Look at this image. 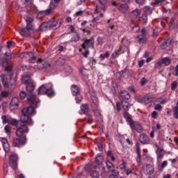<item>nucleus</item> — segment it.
Here are the masks:
<instances>
[{
    "mask_svg": "<svg viewBox=\"0 0 178 178\" xmlns=\"http://www.w3.org/2000/svg\"><path fill=\"white\" fill-rule=\"evenodd\" d=\"M28 102L30 106L24 108L22 110V116L20 122L23 123H27L29 126H33V120L30 116H34L35 115V108H37L38 104H40V99L37 97V95H31L27 98Z\"/></svg>",
    "mask_w": 178,
    "mask_h": 178,
    "instance_id": "1",
    "label": "nucleus"
},
{
    "mask_svg": "<svg viewBox=\"0 0 178 178\" xmlns=\"http://www.w3.org/2000/svg\"><path fill=\"white\" fill-rule=\"evenodd\" d=\"M62 24V19H53L48 22H44L40 25V30H56L59 29Z\"/></svg>",
    "mask_w": 178,
    "mask_h": 178,
    "instance_id": "2",
    "label": "nucleus"
},
{
    "mask_svg": "<svg viewBox=\"0 0 178 178\" xmlns=\"http://www.w3.org/2000/svg\"><path fill=\"white\" fill-rule=\"evenodd\" d=\"M38 95H47V97H54L55 91L52 88V84H44L38 89Z\"/></svg>",
    "mask_w": 178,
    "mask_h": 178,
    "instance_id": "3",
    "label": "nucleus"
},
{
    "mask_svg": "<svg viewBox=\"0 0 178 178\" xmlns=\"http://www.w3.org/2000/svg\"><path fill=\"white\" fill-rule=\"evenodd\" d=\"M27 144V138L26 136H22L13 138L11 140V145L15 148H22Z\"/></svg>",
    "mask_w": 178,
    "mask_h": 178,
    "instance_id": "4",
    "label": "nucleus"
},
{
    "mask_svg": "<svg viewBox=\"0 0 178 178\" xmlns=\"http://www.w3.org/2000/svg\"><path fill=\"white\" fill-rule=\"evenodd\" d=\"M29 61L30 63H35L37 62V69L38 70H42V69H47L48 66H49V64L47 63V61L41 59V58H38L35 56H32L31 58L29 59Z\"/></svg>",
    "mask_w": 178,
    "mask_h": 178,
    "instance_id": "5",
    "label": "nucleus"
},
{
    "mask_svg": "<svg viewBox=\"0 0 178 178\" xmlns=\"http://www.w3.org/2000/svg\"><path fill=\"white\" fill-rule=\"evenodd\" d=\"M29 126L31 125H29L27 122H21L20 126L15 131L17 137H26L24 134L29 133Z\"/></svg>",
    "mask_w": 178,
    "mask_h": 178,
    "instance_id": "6",
    "label": "nucleus"
},
{
    "mask_svg": "<svg viewBox=\"0 0 178 178\" xmlns=\"http://www.w3.org/2000/svg\"><path fill=\"white\" fill-rule=\"evenodd\" d=\"M19 157L16 153H12L10 156V166H11L12 169L14 170L17 169V161Z\"/></svg>",
    "mask_w": 178,
    "mask_h": 178,
    "instance_id": "7",
    "label": "nucleus"
},
{
    "mask_svg": "<svg viewBox=\"0 0 178 178\" xmlns=\"http://www.w3.org/2000/svg\"><path fill=\"white\" fill-rule=\"evenodd\" d=\"M91 99L92 103L91 104V108L93 112H99V102L96 96L92 95Z\"/></svg>",
    "mask_w": 178,
    "mask_h": 178,
    "instance_id": "8",
    "label": "nucleus"
},
{
    "mask_svg": "<svg viewBox=\"0 0 178 178\" xmlns=\"http://www.w3.org/2000/svg\"><path fill=\"white\" fill-rule=\"evenodd\" d=\"M136 40L140 44H145L147 42V31L145 29L141 30L140 34L136 37Z\"/></svg>",
    "mask_w": 178,
    "mask_h": 178,
    "instance_id": "9",
    "label": "nucleus"
},
{
    "mask_svg": "<svg viewBox=\"0 0 178 178\" xmlns=\"http://www.w3.org/2000/svg\"><path fill=\"white\" fill-rule=\"evenodd\" d=\"M127 51H129V47H126V46H120L119 49L117 51H115L112 55H111V59H115V58H118V56H119V55H120V52L121 54H124L125 52H127Z\"/></svg>",
    "mask_w": 178,
    "mask_h": 178,
    "instance_id": "10",
    "label": "nucleus"
},
{
    "mask_svg": "<svg viewBox=\"0 0 178 178\" xmlns=\"http://www.w3.org/2000/svg\"><path fill=\"white\" fill-rule=\"evenodd\" d=\"M34 31V28H32L30 25L29 26H26V28H20L19 29V33L21 35H23V37H28V35H30V33L31 31Z\"/></svg>",
    "mask_w": 178,
    "mask_h": 178,
    "instance_id": "11",
    "label": "nucleus"
},
{
    "mask_svg": "<svg viewBox=\"0 0 178 178\" xmlns=\"http://www.w3.org/2000/svg\"><path fill=\"white\" fill-rule=\"evenodd\" d=\"M94 39H86L84 40L83 43L81 44L83 49H88V48H94Z\"/></svg>",
    "mask_w": 178,
    "mask_h": 178,
    "instance_id": "12",
    "label": "nucleus"
},
{
    "mask_svg": "<svg viewBox=\"0 0 178 178\" xmlns=\"http://www.w3.org/2000/svg\"><path fill=\"white\" fill-rule=\"evenodd\" d=\"M129 126L131 130H136L138 133H141V131H143V127L138 122L131 121Z\"/></svg>",
    "mask_w": 178,
    "mask_h": 178,
    "instance_id": "13",
    "label": "nucleus"
},
{
    "mask_svg": "<svg viewBox=\"0 0 178 178\" xmlns=\"http://www.w3.org/2000/svg\"><path fill=\"white\" fill-rule=\"evenodd\" d=\"M12 59V54L10 53H5L4 58H0V66H5V65H8V62Z\"/></svg>",
    "mask_w": 178,
    "mask_h": 178,
    "instance_id": "14",
    "label": "nucleus"
},
{
    "mask_svg": "<svg viewBox=\"0 0 178 178\" xmlns=\"http://www.w3.org/2000/svg\"><path fill=\"white\" fill-rule=\"evenodd\" d=\"M71 92L72 95H74V96L80 95V92H81V90L80 89L79 86L73 84L71 86Z\"/></svg>",
    "mask_w": 178,
    "mask_h": 178,
    "instance_id": "15",
    "label": "nucleus"
},
{
    "mask_svg": "<svg viewBox=\"0 0 178 178\" xmlns=\"http://www.w3.org/2000/svg\"><path fill=\"white\" fill-rule=\"evenodd\" d=\"M155 147L156 148V154L157 159H160V161H161V159H163V153H162V151H163V149L161 148L159 145H158L157 144L155 145Z\"/></svg>",
    "mask_w": 178,
    "mask_h": 178,
    "instance_id": "16",
    "label": "nucleus"
},
{
    "mask_svg": "<svg viewBox=\"0 0 178 178\" xmlns=\"http://www.w3.org/2000/svg\"><path fill=\"white\" fill-rule=\"evenodd\" d=\"M139 141L142 144H148L149 143V137L146 134H142L139 136Z\"/></svg>",
    "mask_w": 178,
    "mask_h": 178,
    "instance_id": "17",
    "label": "nucleus"
},
{
    "mask_svg": "<svg viewBox=\"0 0 178 178\" xmlns=\"http://www.w3.org/2000/svg\"><path fill=\"white\" fill-rule=\"evenodd\" d=\"M35 88V86H34V83L30 82L29 83L26 84V91L31 94L30 97L28 95V98H30L31 95H33V92L34 91V89Z\"/></svg>",
    "mask_w": 178,
    "mask_h": 178,
    "instance_id": "18",
    "label": "nucleus"
},
{
    "mask_svg": "<svg viewBox=\"0 0 178 178\" xmlns=\"http://www.w3.org/2000/svg\"><path fill=\"white\" fill-rule=\"evenodd\" d=\"M1 143H2L4 151L6 152H9L10 146H9V143L8 142V139L6 138H3L1 139Z\"/></svg>",
    "mask_w": 178,
    "mask_h": 178,
    "instance_id": "19",
    "label": "nucleus"
},
{
    "mask_svg": "<svg viewBox=\"0 0 178 178\" xmlns=\"http://www.w3.org/2000/svg\"><path fill=\"white\" fill-rule=\"evenodd\" d=\"M120 95L122 101H129L130 99V93L127 90H122Z\"/></svg>",
    "mask_w": 178,
    "mask_h": 178,
    "instance_id": "20",
    "label": "nucleus"
},
{
    "mask_svg": "<svg viewBox=\"0 0 178 178\" xmlns=\"http://www.w3.org/2000/svg\"><path fill=\"white\" fill-rule=\"evenodd\" d=\"M131 104H130V102L129 100H122V106L124 109V111H127L131 107Z\"/></svg>",
    "mask_w": 178,
    "mask_h": 178,
    "instance_id": "21",
    "label": "nucleus"
},
{
    "mask_svg": "<svg viewBox=\"0 0 178 178\" xmlns=\"http://www.w3.org/2000/svg\"><path fill=\"white\" fill-rule=\"evenodd\" d=\"M136 154L138 155V159H136V162L137 163L140 164V159L141 158V149H140V143H136Z\"/></svg>",
    "mask_w": 178,
    "mask_h": 178,
    "instance_id": "22",
    "label": "nucleus"
},
{
    "mask_svg": "<svg viewBox=\"0 0 178 178\" xmlns=\"http://www.w3.org/2000/svg\"><path fill=\"white\" fill-rule=\"evenodd\" d=\"M0 79L1 80L3 87L8 88V87H9V81H8V78H6V76H5V74H1L0 76Z\"/></svg>",
    "mask_w": 178,
    "mask_h": 178,
    "instance_id": "23",
    "label": "nucleus"
},
{
    "mask_svg": "<svg viewBox=\"0 0 178 178\" xmlns=\"http://www.w3.org/2000/svg\"><path fill=\"white\" fill-rule=\"evenodd\" d=\"M51 13H52V10H51V9H47L46 10H42L40 11L38 16V17H45V16H48V15H51Z\"/></svg>",
    "mask_w": 178,
    "mask_h": 178,
    "instance_id": "24",
    "label": "nucleus"
},
{
    "mask_svg": "<svg viewBox=\"0 0 178 178\" xmlns=\"http://www.w3.org/2000/svg\"><path fill=\"white\" fill-rule=\"evenodd\" d=\"M168 1L166 0H154V2L152 3V5H155L156 6H163V5H166Z\"/></svg>",
    "mask_w": 178,
    "mask_h": 178,
    "instance_id": "25",
    "label": "nucleus"
},
{
    "mask_svg": "<svg viewBox=\"0 0 178 178\" xmlns=\"http://www.w3.org/2000/svg\"><path fill=\"white\" fill-rule=\"evenodd\" d=\"M25 21L26 22V26L28 27L31 26V27H32V29H34V26L33 25V22H34V18H33L31 17H26L25 18Z\"/></svg>",
    "mask_w": 178,
    "mask_h": 178,
    "instance_id": "26",
    "label": "nucleus"
},
{
    "mask_svg": "<svg viewBox=\"0 0 178 178\" xmlns=\"http://www.w3.org/2000/svg\"><path fill=\"white\" fill-rule=\"evenodd\" d=\"M171 44H172V40L168 39L161 44V49H166V48H168Z\"/></svg>",
    "mask_w": 178,
    "mask_h": 178,
    "instance_id": "27",
    "label": "nucleus"
},
{
    "mask_svg": "<svg viewBox=\"0 0 178 178\" xmlns=\"http://www.w3.org/2000/svg\"><path fill=\"white\" fill-rule=\"evenodd\" d=\"M161 60L163 65H165V66H169V65H170V63H172V60L168 57L161 58Z\"/></svg>",
    "mask_w": 178,
    "mask_h": 178,
    "instance_id": "28",
    "label": "nucleus"
},
{
    "mask_svg": "<svg viewBox=\"0 0 178 178\" xmlns=\"http://www.w3.org/2000/svg\"><path fill=\"white\" fill-rule=\"evenodd\" d=\"M140 13H141V10L140 9H136L131 12V16L134 19H136L138 17V16L140 15Z\"/></svg>",
    "mask_w": 178,
    "mask_h": 178,
    "instance_id": "29",
    "label": "nucleus"
},
{
    "mask_svg": "<svg viewBox=\"0 0 178 178\" xmlns=\"http://www.w3.org/2000/svg\"><path fill=\"white\" fill-rule=\"evenodd\" d=\"M103 162H104V157L101 155H97L95 158L96 165H102Z\"/></svg>",
    "mask_w": 178,
    "mask_h": 178,
    "instance_id": "30",
    "label": "nucleus"
},
{
    "mask_svg": "<svg viewBox=\"0 0 178 178\" xmlns=\"http://www.w3.org/2000/svg\"><path fill=\"white\" fill-rule=\"evenodd\" d=\"M81 111L84 115H87L88 113V106L87 104L81 105Z\"/></svg>",
    "mask_w": 178,
    "mask_h": 178,
    "instance_id": "31",
    "label": "nucleus"
},
{
    "mask_svg": "<svg viewBox=\"0 0 178 178\" xmlns=\"http://www.w3.org/2000/svg\"><path fill=\"white\" fill-rule=\"evenodd\" d=\"M139 21H140L141 23H147L148 21V17L147 16V14H142L139 17Z\"/></svg>",
    "mask_w": 178,
    "mask_h": 178,
    "instance_id": "32",
    "label": "nucleus"
},
{
    "mask_svg": "<svg viewBox=\"0 0 178 178\" xmlns=\"http://www.w3.org/2000/svg\"><path fill=\"white\" fill-rule=\"evenodd\" d=\"M30 76L25 75L22 78V83H23V84H29L30 83Z\"/></svg>",
    "mask_w": 178,
    "mask_h": 178,
    "instance_id": "33",
    "label": "nucleus"
},
{
    "mask_svg": "<svg viewBox=\"0 0 178 178\" xmlns=\"http://www.w3.org/2000/svg\"><path fill=\"white\" fill-rule=\"evenodd\" d=\"M143 12L145 15H152V9L149 6H145L143 8Z\"/></svg>",
    "mask_w": 178,
    "mask_h": 178,
    "instance_id": "34",
    "label": "nucleus"
},
{
    "mask_svg": "<svg viewBox=\"0 0 178 178\" xmlns=\"http://www.w3.org/2000/svg\"><path fill=\"white\" fill-rule=\"evenodd\" d=\"M123 116L124 119H126L128 122H129V124L131 123V122H133L131 117H130V114L127 111L124 112Z\"/></svg>",
    "mask_w": 178,
    "mask_h": 178,
    "instance_id": "35",
    "label": "nucleus"
},
{
    "mask_svg": "<svg viewBox=\"0 0 178 178\" xmlns=\"http://www.w3.org/2000/svg\"><path fill=\"white\" fill-rule=\"evenodd\" d=\"M147 169H149V171L147 172V175H154V172H155V169H154V167L151 164L147 165Z\"/></svg>",
    "mask_w": 178,
    "mask_h": 178,
    "instance_id": "36",
    "label": "nucleus"
},
{
    "mask_svg": "<svg viewBox=\"0 0 178 178\" xmlns=\"http://www.w3.org/2000/svg\"><path fill=\"white\" fill-rule=\"evenodd\" d=\"M8 123L10 124H11L12 126L16 127V126L19 125V120H17V119L13 118V119L9 120Z\"/></svg>",
    "mask_w": 178,
    "mask_h": 178,
    "instance_id": "37",
    "label": "nucleus"
},
{
    "mask_svg": "<svg viewBox=\"0 0 178 178\" xmlns=\"http://www.w3.org/2000/svg\"><path fill=\"white\" fill-rule=\"evenodd\" d=\"M107 158L111 159V161H112V162H115V161H116V159L115 158V156H113V153H112V151L108 150L107 152Z\"/></svg>",
    "mask_w": 178,
    "mask_h": 178,
    "instance_id": "38",
    "label": "nucleus"
},
{
    "mask_svg": "<svg viewBox=\"0 0 178 178\" xmlns=\"http://www.w3.org/2000/svg\"><path fill=\"white\" fill-rule=\"evenodd\" d=\"M162 65L163 63H162V60L160 59L154 65V69H156L157 70H161L162 69Z\"/></svg>",
    "mask_w": 178,
    "mask_h": 178,
    "instance_id": "39",
    "label": "nucleus"
},
{
    "mask_svg": "<svg viewBox=\"0 0 178 178\" xmlns=\"http://www.w3.org/2000/svg\"><path fill=\"white\" fill-rule=\"evenodd\" d=\"M118 9H119V10H122V12H124V10H127V9H129V6H127V4H126V3L120 4L118 6Z\"/></svg>",
    "mask_w": 178,
    "mask_h": 178,
    "instance_id": "40",
    "label": "nucleus"
},
{
    "mask_svg": "<svg viewBox=\"0 0 178 178\" xmlns=\"http://www.w3.org/2000/svg\"><path fill=\"white\" fill-rule=\"evenodd\" d=\"M106 166L108 170H110L111 169H113V168L115 167V165H113V164L111 161H109V160L106 161Z\"/></svg>",
    "mask_w": 178,
    "mask_h": 178,
    "instance_id": "41",
    "label": "nucleus"
},
{
    "mask_svg": "<svg viewBox=\"0 0 178 178\" xmlns=\"http://www.w3.org/2000/svg\"><path fill=\"white\" fill-rule=\"evenodd\" d=\"M124 172H126L127 176H129V175H134V176H137V172H133V168H127Z\"/></svg>",
    "mask_w": 178,
    "mask_h": 178,
    "instance_id": "42",
    "label": "nucleus"
},
{
    "mask_svg": "<svg viewBox=\"0 0 178 178\" xmlns=\"http://www.w3.org/2000/svg\"><path fill=\"white\" fill-rule=\"evenodd\" d=\"M90 177L92 178H99V172H98L97 170H92L90 172Z\"/></svg>",
    "mask_w": 178,
    "mask_h": 178,
    "instance_id": "43",
    "label": "nucleus"
},
{
    "mask_svg": "<svg viewBox=\"0 0 178 178\" xmlns=\"http://www.w3.org/2000/svg\"><path fill=\"white\" fill-rule=\"evenodd\" d=\"M56 6H58V3H55V1H54V0H51L49 9H51V10H52L55 9L56 8Z\"/></svg>",
    "mask_w": 178,
    "mask_h": 178,
    "instance_id": "44",
    "label": "nucleus"
},
{
    "mask_svg": "<svg viewBox=\"0 0 178 178\" xmlns=\"http://www.w3.org/2000/svg\"><path fill=\"white\" fill-rule=\"evenodd\" d=\"M72 41L77 42L80 40V35L79 33H75L73 35V36L71 38Z\"/></svg>",
    "mask_w": 178,
    "mask_h": 178,
    "instance_id": "45",
    "label": "nucleus"
},
{
    "mask_svg": "<svg viewBox=\"0 0 178 178\" xmlns=\"http://www.w3.org/2000/svg\"><path fill=\"white\" fill-rule=\"evenodd\" d=\"M101 176H102V177H106V176H108V171H106L105 167L102 168Z\"/></svg>",
    "mask_w": 178,
    "mask_h": 178,
    "instance_id": "46",
    "label": "nucleus"
},
{
    "mask_svg": "<svg viewBox=\"0 0 178 178\" xmlns=\"http://www.w3.org/2000/svg\"><path fill=\"white\" fill-rule=\"evenodd\" d=\"M143 101L145 104H150V102H152L154 101V99H152V97H144Z\"/></svg>",
    "mask_w": 178,
    "mask_h": 178,
    "instance_id": "47",
    "label": "nucleus"
},
{
    "mask_svg": "<svg viewBox=\"0 0 178 178\" xmlns=\"http://www.w3.org/2000/svg\"><path fill=\"white\" fill-rule=\"evenodd\" d=\"M109 52L106 51L104 54H100L99 58L101 60H104V59H106V58H109Z\"/></svg>",
    "mask_w": 178,
    "mask_h": 178,
    "instance_id": "48",
    "label": "nucleus"
},
{
    "mask_svg": "<svg viewBox=\"0 0 178 178\" xmlns=\"http://www.w3.org/2000/svg\"><path fill=\"white\" fill-rule=\"evenodd\" d=\"M129 74H130V72L129 71V70L125 69L122 71V76L123 77H125V79H127Z\"/></svg>",
    "mask_w": 178,
    "mask_h": 178,
    "instance_id": "49",
    "label": "nucleus"
},
{
    "mask_svg": "<svg viewBox=\"0 0 178 178\" xmlns=\"http://www.w3.org/2000/svg\"><path fill=\"white\" fill-rule=\"evenodd\" d=\"M169 29L171 30L175 29V18H171L169 24Z\"/></svg>",
    "mask_w": 178,
    "mask_h": 178,
    "instance_id": "50",
    "label": "nucleus"
},
{
    "mask_svg": "<svg viewBox=\"0 0 178 178\" xmlns=\"http://www.w3.org/2000/svg\"><path fill=\"white\" fill-rule=\"evenodd\" d=\"M30 9H31V12H33V13H37L38 10L37 8V6H35L33 4H31L30 6Z\"/></svg>",
    "mask_w": 178,
    "mask_h": 178,
    "instance_id": "51",
    "label": "nucleus"
},
{
    "mask_svg": "<svg viewBox=\"0 0 178 178\" xmlns=\"http://www.w3.org/2000/svg\"><path fill=\"white\" fill-rule=\"evenodd\" d=\"M11 104L15 105V106H17L19 105V100L17 99V98L16 97L13 98L11 101Z\"/></svg>",
    "mask_w": 178,
    "mask_h": 178,
    "instance_id": "52",
    "label": "nucleus"
},
{
    "mask_svg": "<svg viewBox=\"0 0 178 178\" xmlns=\"http://www.w3.org/2000/svg\"><path fill=\"white\" fill-rule=\"evenodd\" d=\"M177 88V81H175L171 84V90H175Z\"/></svg>",
    "mask_w": 178,
    "mask_h": 178,
    "instance_id": "53",
    "label": "nucleus"
},
{
    "mask_svg": "<svg viewBox=\"0 0 178 178\" xmlns=\"http://www.w3.org/2000/svg\"><path fill=\"white\" fill-rule=\"evenodd\" d=\"M87 122L89 123V124H91V123L94 122V119L92 118V115H88Z\"/></svg>",
    "mask_w": 178,
    "mask_h": 178,
    "instance_id": "54",
    "label": "nucleus"
},
{
    "mask_svg": "<svg viewBox=\"0 0 178 178\" xmlns=\"http://www.w3.org/2000/svg\"><path fill=\"white\" fill-rule=\"evenodd\" d=\"M85 52L82 53V55L84 58H88V55H90V51L88 49H85Z\"/></svg>",
    "mask_w": 178,
    "mask_h": 178,
    "instance_id": "55",
    "label": "nucleus"
},
{
    "mask_svg": "<svg viewBox=\"0 0 178 178\" xmlns=\"http://www.w3.org/2000/svg\"><path fill=\"white\" fill-rule=\"evenodd\" d=\"M26 96H27V94L24 91H22L19 93V97L21 98V99H24V98H26Z\"/></svg>",
    "mask_w": 178,
    "mask_h": 178,
    "instance_id": "56",
    "label": "nucleus"
},
{
    "mask_svg": "<svg viewBox=\"0 0 178 178\" xmlns=\"http://www.w3.org/2000/svg\"><path fill=\"white\" fill-rule=\"evenodd\" d=\"M161 99H162V98H159V99H156L154 101V102H157L159 104H161L162 105L166 104V101L165 100H161Z\"/></svg>",
    "mask_w": 178,
    "mask_h": 178,
    "instance_id": "57",
    "label": "nucleus"
},
{
    "mask_svg": "<svg viewBox=\"0 0 178 178\" xmlns=\"http://www.w3.org/2000/svg\"><path fill=\"white\" fill-rule=\"evenodd\" d=\"M4 130L6 134H10V127L9 125H6L4 127Z\"/></svg>",
    "mask_w": 178,
    "mask_h": 178,
    "instance_id": "58",
    "label": "nucleus"
},
{
    "mask_svg": "<svg viewBox=\"0 0 178 178\" xmlns=\"http://www.w3.org/2000/svg\"><path fill=\"white\" fill-rule=\"evenodd\" d=\"M75 99L76 104H80L83 101V96H77Z\"/></svg>",
    "mask_w": 178,
    "mask_h": 178,
    "instance_id": "59",
    "label": "nucleus"
},
{
    "mask_svg": "<svg viewBox=\"0 0 178 178\" xmlns=\"http://www.w3.org/2000/svg\"><path fill=\"white\" fill-rule=\"evenodd\" d=\"M8 95H9V92H8V91H3L1 93V96L3 98H6V97H8Z\"/></svg>",
    "mask_w": 178,
    "mask_h": 178,
    "instance_id": "60",
    "label": "nucleus"
},
{
    "mask_svg": "<svg viewBox=\"0 0 178 178\" xmlns=\"http://www.w3.org/2000/svg\"><path fill=\"white\" fill-rule=\"evenodd\" d=\"M174 116L175 119H178V107L174 108Z\"/></svg>",
    "mask_w": 178,
    "mask_h": 178,
    "instance_id": "61",
    "label": "nucleus"
},
{
    "mask_svg": "<svg viewBox=\"0 0 178 178\" xmlns=\"http://www.w3.org/2000/svg\"><path fill=\"white\" fill-rule=\"evenodd\" d=\"M116 109H117V111L118 112H120V111H122L121 104H120V102H116Z\"/></svg>",
    "mask_w": 178,
    "mask_h": 178,
    "instance_id": "62",
    "label": "nucleus"
},
{
    "mask_svg": "<svg viewBox=\"0 0 178 178\" xmlns=\"http://www.w3.org/2000/svg\"><path fill=\"white\" fill-rule=\"evenodd\" d=\"M1 119H2V120H3V124H6V123H9V120H10L6 119V115H3V116L1 117Z\"/></svg>",
    "mask_w": 178,
    "mask_h": 178,
    "instance_id": "63",
    "label": "nucleus"
},
{
    "mask_svg": "<svg viewBox=\"0 0 178 178\" xmlns=\"http://www.w3.org/2000/svg\"><path fill=\"white\" fill-rule=\"evenodd\" d=\"M3 171H4L5 175H7V173H8V164L4 163V164H3Z\"/></svg>",
    "mask_w": 178,
    "mask_h": 178,
    "instance_id": "64",
    "label": "nucleus"
}]
</instances>
